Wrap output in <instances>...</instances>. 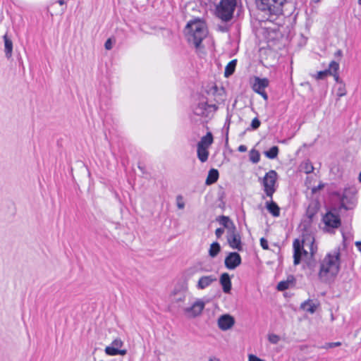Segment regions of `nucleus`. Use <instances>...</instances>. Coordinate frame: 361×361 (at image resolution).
I'll return each mask as SVG.
<instances>
[{
  "instance_id": "f3484780",
  "label": "nucleus",
  "mask_w": 361,
  "mask_h": 361,
  "mask_svg": "<svg viewBox=\"0 0 361 361\" xmlns=\"http://www.w3.org/2000/svg\"><path fill=\"white\" fill-rule=\"evenodd\" d=\"M320 208V203L318 200H313L310 201L307 209L306 216L309 219L310 222H312L314 216L317 214Z\"/></svg>"
},
{
  "instance_id": "58836bf2",
  "label": "nucleus",
  "mask_w": 361,
  "mask_h": 361,
  "mask_svg": "<svg viewBox=\"0 0 361 361\" xmlns=\"http://www.w3.org/2000/svg\"><path fill=\"white\" fill-rule=\"evenodd\" d=\"M331 75H333L334 78V80L335 81L337 82V83H339V84H343L342 80L340 78L338 74V71H335L334 72V71H332V73Z\"/></svg>"
},
{
  "instance_id": "f8f14e48",
  "label": "nucleus",
  "mask_w": 361,
  "mask_h": 361,
  "mask_svg": "<svg viewBox=\"0 0 361 361\" xmlns=\"http://www.w3.org/2000/svg\"><path fill=\"white\" fill-rule=\"evenodd\" d=\"M241 262L240 255L236 252H232L226 257L224 264L227 269L233 270L238 267Z\"/></svg>"
},
{
  "instance_id": "6e6d98bb",
  "label": "nucleus",
  "mask_w": 361,
  "mask_h": 361,
  "mask_svg": "<svg viewBox=\"0 0 361 361\" xmlns=\"http://www.w3.org/2000/svg\"><path fill=\"white\" fill-rule=\"evenodd\" d=\"M359 181L361 183V172L359 174Z\"/></svg>"
},
{
  "instance_id": "f03ea898",
  "label": "nucleus",
  "mask_w": 361,
  "mask_h": 361,
  "mask_svg": "<svg viewBox=\"0 0 361 361\" xmlns=\"http://www.w3.org/2000/svg\"><path fill=\"white\" fill-rule=\"evenodd\" d=\"M290 4L295 7V0H258L257 2L258 9L264 13L262 20L271 22L276 19V16L282 13L283 7Z\"/></svg>"
},
{
  "instance_id": "f257e3e1",
  "label": "nucleus",
  "mask_w": 361,
  "mask_h": 361,
  "mask_svg": "<svg viewBox=\"0 0 361 361\" xmlns=\"http://www.w3.org/2000/svg\"><path fill=\"white\" fill-rule=\"evenodd\" d=\"M341 267V249L336 247L328 252L320 261L318 277L324 282L333 280L338 274Z\"/></svg>"
},
{
  "instance_id": "2f4dec72",
  "label": "nucleus",
  "mask_w": 361,
  "mask_h": 361,
  "mask_svg": "<svg viewBox=\"0 0 361 361\" xmlns=\"http://www.w3.org/2000/svg\"><path fill=\"white\" fill-rule=\"evenodd\" d=\"M290 283V281H281L277 285V289L280 291H283L289 288Z\"/></svg>"
},
{
  "instance_id": "6ab92c4d",
  "label": "nucleus",
  "mask_w": 361,
  "mask_h": 361,
  "mask_svg": "<svg viewBox=\"0 0 361 361\" xmlns=\"http://www.w3.org/2000/svg\"><path fill=\"white\" fill-rule=\"evenodd\" d=\"M216 221L219 222V224L223 226L224 228H226L227 231H231V229H235V225L233 222V221L227 216L221 215L219 216Z\"/></svg>"
},
{
  "instance_id": "1a4fd4ad",
  "label": "nucleus",
  "mask_w": 361,
  "mask_h": 361,
  "mask_svg": "<svg viewBox=\"0 0 361 361\" xmlns=\"http://www.w3.org/2000/svg\"><path fill=\"white\" fill-rule=\"evenodd\" d=\"M226 238L227 242L231 248L236 249L238 251L243 250L241 237L237 232L236 228L235 230L231 229V231H227Z\"/></svg>"
},
{
  "instance_id": "7c9ffc66",
  "label": "nucleus",
  "mask_w": 361,
  "mask_h": 361,
  "mask_svg": "<svg viewBox=\"0 0 361 361\" xmlns=\"http://www.w3.org/2000/svg\"><path fill=\"white\" fill-rule=\"evenodd\" d=\"M259 159H260V154L258 152V151H257L255 149H252L250 152V160L253 164H257L259 161Z\"/></svg>"
},
{
  "instance_id": "dca6fc26",
  "label": "nucleus",
  "mask_w": 361,
  "mask_h": 361,
  "mask_svg": "<svg viewBox=\"0 0 361 361\" xmlns=\"http://www.w3.org/2000/svg\"><path fill=\"white\" fill-rule=\"evenodd\" d=\"M269 81L267 78L255 77L252 84V90L258 94L261 92L265 91V88L269 86Z\"/></svg>"
},
{
  "instance_id": "9d476101",
  "label": "nucleus",
  "mask_w": 361,
  "mask_h": 361,
  "mask_svg": "<svg viewBox=\"0 0 361 361\" xmlns=\"http://www.w3.org/2000/svg\"><path fill=\"white\" fill-rule=\"evenodd\" d=\"M123 345V342L120 338L114 339L111 345L106 346L104 351L106 355L114 356L117 355H125L127 350L119 349Z\"/></svg>"
},
{
  "instance_id": "c85d7f7f",
  "label": "nucleus",
  "mask_w": 361,
  "mask_h": 361,
  "mask_svg": "<svg viewBox=\"0 0 361 361\" xmlns=\"http://www.w3.org/2000/svg\"><path fill=\"white\" fill-rule=\"evenodd\" d=\"M279 154V147L277 146L271 147L268 151L264 152L265 156L271 159H274L277 157Z\"/></svg>"
},
{
  "instance_id": "aec40b11",
  "label": "nucleus",
  "mask_w": 361,
  "mask_h": 361,
  "mask_svg": "<svg viewBox=\"0 0 361 361\" xmlns=\"http://www.w3.org/2000/svg\"><path fill=\"white\" fill-rule=\"evenodd\" d=\"M220 283L225 293H229L231 292L232 285L230 276L228 273H224L221 275Z\"/></svg>"
},
{
  "instance_id": "de8ad7c7",
  "label": "nucleus",
  "mask_w": 361,
  "mask_h": 361,
  "mask_svg": "<svg viewBox=\"0 0 361 361\" xmlns=\"http://www.w3.org/2000/svg\"><path fill=\"white\" fill-rule=\"evenodd\" d=\"M219 200L221 201V203L219 204V207L221 209H224L225 207V202L223 201V196L221 195L219 197Z\"/></svg>"
},
{
  "instance_id": "ddd939ff",
  "label": "nucleus",
  "mask_w": 361,
  "mask_h": 361,
  "mask_svg": "<svg viewBox=\"0 0 361 361\" xmlns=\"http://www.w3.org/2000/svg\"><path fill=\"white\" fill-rule=\"evenodd\" d=\"M235 324L233 317L230 314H223L218 319V326L222 331L230 329Z\"/></svg>"
},
{
  "instance_id": "79ce46f5",
  "label": "nucleus",
  "mask_w": 361,
  "mask_h": 361,
  "mask_svg": "<svg viewBox=\"0 0 361 361\" xmlns=\"http://www.w3.org/2000/svg\"><path fill=\"white\" fill-rule=\"evenodd\" d=\"M104 47L107 50H111L112 49V41L111 39L109 38L104 44Z\"/></svg>"
},
{
  "instance_id": "ea45409f",
  "label": "nucleus",
  "mask_w": 361,
  "mask_h": 361,
  "mask_svg": "<svg viewBox=\"0 0 361 361\" xmlns=\"http://www.w3.org/2000/svg\"><path fill=\"white\" fill-rule=\"evenodd\" d=\"M260 245L264 250L269 249L268 241L264 238L260 239Z\"/></svg>"
},
{
  "instance_id": "bb28decb",
  "label": "nucleus",
  "mask_w": 361,
  "mask_h": 361,
  "mask_svg": "<svg viewBox=\"0 0 361 361\" xmlns=\"http://www.w3.org/2000/svg\"><path fill=\"white\" fill-rule=\"evenodd\" d=\"M237 64V60L233 59L231 61L225 68L224 76L228 78L231 76L235 71V66Z\"/></svg>"
},
{
  "instance_id": "cd10ccee",
  "label": "nucleus",
  "mask_w": 361,
  "mask_h": 361,
  "mask_svg": "<svg viewBox=\"0 0 361 361\" xmlns=\"http://www.w3.org/2000/svg\"><path fill=\"white\" fill-rule=\"evenodd\" d=\"M221 250V246L219 243L214 242L211 244L209 250V255L212 257H215Z\"/></svg>"
},
{
  "instance_id": "8fccbe9b",
  "label": "nucleus",
  "mask_w": 361,
  "mask_h": 361,
  "mask_svg": "<svg viewBox=\"0 0 361 361\" xmlns=\"http://www.w3.org/2000/svg\"><path fill=\"white\" fill-rule=\"evenodd\" d=\"M177 207H178V209H183L185 207V204L183 202H178Z\"/></svg>"
},
{
  "instance_id": "2eb2a0df",
  "label": "nucleus",
  "mask_w": 361,
  "mask_h": 361,
  "mask_svg": "<svg viewBox=\"0 0 361 361\" xmlns=\"http://www.w3.org/2000/svg\"><path fill=\"white\" fill-rule=\"evenodd\" d=\"M338 69H339L338 63L336 62L335 61H332L330 62V63L329 65V68L326 69L324 71H319L315 78L317 80H324L328 75H331L332 71H334V72H335V71H338Z\"/></svg>"
},
{
  "instance_id": "20e7f679",
  "label": "nucleus",
  "mask_w": 361,
  "mask_h": 361,
  "mask_svg": "<svg viewBox=\"0 0 361 361\" xmlns=\"http://www.w3.org/2000/svg\"><path fill=\"white\" fill-rule=\"evenodd\" d=\"M185 32L188 36V40L194 44L198 48L202 40L207 35L205 24L200 20L190 21L187 23Z\"/></svg>"
},
{
  "instance_id": "a18cd8bd",
  "label": "nucleus",
  "mask_w": 361,
  "mask_h": 361,
  "mask_svg": "<svg viewBox=\"0 0 361 361\" xmlns=\"http://www.w3.org/2000/svg\"><path fill=\"white\" fill-rule=\"evenodd\" d=\"M259 95H261L262 97V98L265 100V101H267L268 100V94L266 92V91H263V92H261L259 93H258Z\"/></svg>"
},
{
  "instance_id": "5701e85b",
  "label": "nucleus",
  "mask_w": 361,
  "mask_h": 361,
  "mask_svg": "<svg viewBox=\"0 0 361 361\" xmlns=\"http://www.w3.org/2000/svg\"><path fill=\"white\" fill-rule=\"evenodd\" d=\"M219 177V173L217 169H211L209 172L208 175L205 181V184L207 185H210L214 183H215Z\"/></svg>"
},
{
  "instance_id": "a19ab883",
  "label": "nucleus",
  "mask_w": 361,
  "mask_h": 361,
  "mask_svg": "<svg viewBox=\"0 0 361 361\" xmlns=\"http://www.w3.org/2000/svg\"><path fill=\"white\" fill-rule=\"evenodd\" d=\"M224 228H218L215 231V235L217 238H220L222 236V235L224 234Z\"/></svg>"
},
{
  "instance_id": "603ef678",
  "label": "nucleus",
  "mask_w": 361,
  "mask_h": 361,
  "mask_svg": "<svg viewBox=\"0 0 361 361\" xmlns=\"http://www.w3.org/2000/svg\"><path fill=\"white\" fill-rule=\"evenodd\" d=\"M138 168H139V169H140L142 173H144V172H145V167H144V166H141V165H140V164H139V165H138Z\"/></svg>"
},
{
  "instance_id": "423d86ee",
  "label": "nucleus",
  "mask_w": 361,
  "mask_h": 361,
  "mask_svg": "<svg viewBox=\"0 0 361 361\" xmlns=\"http://www.w3.org/2000/svg\"><path fill=\"white\" fill-rule=\"evenodd\" d=\"M357 190L354 188H345L340 197L339 209L350 210L353 209L356 204Z\"/></svg>"
},
{
  "instance_id": "a878e982",
  "label": "nucleus",
  "mask_w": 361,
  "mask_h": 361,
  "mask_svg": "<svg viewBox=\"0 0 361 361\" xmlns=\"http://www.w3.org/2000/svg\"><path fill=\"white\" fill-rule=\"evenodd\" d=\"M301 308L313 314L316 311L317 305L311 300H307L301 304Z\"/></svg>"
},
{
  "instance_id": "39448f33",
  "label": "nucleus",
  "mask_w": 361,
  "mask_h": 361,
  "mask_svg": "<svg viewBox=\"0 0 361 361\" xmlns=\"http://www.w3.org/2000/svg\"><path fill=\"white\" fill-rule=\"evenodd\" d=\"M236 5V0H220L216 7V16L222 21L228 22L231 20L233 16Z\"/></svg>"
},
{
  "instance_id": "3c124183",
  "label": "nucleus",
  "mask_w": 361,
  "mask_h": 361,
  "mask_svg": "<svg viewBox=\"0 0 361 361\" xmlns=\"http://www.w3.org/2000/svg\"><path fill=\"white\" fill-rule=\"evenodd\" d=\"M342 54H343V53H342V51L341 49L337 50L336 51V53H335V56H340L341 57L342 56Z\"/></svg>"
},
{
  "instance_id": "5fc2aeb1",
  "label": "nucleus",
  "mask_w": 361,
  "mask_h": 361,
  "mask_svg": "<svg viewBox=\"0 0 361 361\" xmlns=\"http://www.w3.org/2000/svg\"><path fill=\"white\" fill-rule=\"evenodd\" d=\"M209 361H219V360H218V359H216V358H214V359H213V358H210V359L209 360Z\"/></svg>"
},
{
  "instance_id": "0eeeda50",
  "label": "nucleus",
  "mask_w": 361,
  "mask_h": 361,
  "mask_svg": "<svg viewBox=\"0 0 361 361\" xmlns=\"http://www.w3.org/2000/svg\"><path fill=\"white\" fill-rule=\"evenodd\" d=\"M278 174L274 170H270L266 173L263 180L262 185L264 186V191L267 197L272 199L274 193L276 192L275 187Z\"/></svg>"
},
{
  "instance_id": "a211bd4d",
  "label": "nucleus",
  "mask_w": 361,
  "mask_h": 361,
  "mask_svg": "<svg viewBox=\"0 0 361 361\" xmlns=\"http://www.w3.org/2000/svg\"><path fill=\"white\" fill-rule=\"evenodd\" d=\"M217 279L214 275L203 276L200 278L197 288L199 290H203L209 286L213 282L216 281Z\"/></svg>"
},
{
  "instance_id": "37998d69",
  "label": "nucleus",
  "mask_w": 361,
  "mask_h": 361,
  "mask_svg": "<svg viewBox=\"0 0 361 361\" xmlns=\"http://www.w3.org/2000/svg\"><path fill=\"white\" fill-rule=\"evenodd\" d=\"M249 361H263V360H261L260 358H259L258 357H257L256 355H249Z\"/></svg>"
},
{
  "instance_id": "864d4df0",
  "label": "nucleus",
  "mask_w": 361,
  "mask_h": 361,
  "mask_svg": "<svg viewBox=\"0 0 361 361\" xmlns=\"http://www.w3.org/2000/svg\"><path fill=\"white\" fill-rule=\"evenodd\" d=\"M58 4H59L60 5H63L65 4V1L64 0H59L57 1Z\"/></svg>"
},
{
  "instance_id": "6e6552de",
  "label": "nucleus",
  "mask_w": 361,
  "mask_h": 361,
  "mask_svg": "<svg viewBox=\"0 0 361 361\" xmlns=\"http://www.w3.org/2000/svg\"><path fill=\"white\" fill-rule=\"evenodd\" d=\"M336 209H332L331 211L327 212L322 218V221L326 226L331 228H338L341 225V220L338 214L334 213Z\"/></svg>"
},
{
  "instance_id": "4c0bfd02",
  "label": "nucleus",
  "mask_w": 361,
  "mask_h": 361,
  "mask_svg": "<svg viewBox=\"0 0 361 361\" xmlns=\"http://www.w3.org/2000/svg\"><path fill=\"white\" fill-rule=\"evenodd\" d=\"M305 172L306 173H310L314 171V166L310 162H306L304 166Z\"/></svg>"
},
{
  "instance_id": "e433bc0d",
  "label": "nucleus",
  "mask_w": 361,
  "mask_h": 361,
  "mask_svg": "<svg viewBox=\"0 0 361 361\" xmlns=\"http://www.w3.org/2000/svg\"><path fill=\"white\" fill-rule=\"evenodd\" d=\"M269 341L273 344H276L280 341V337L276 334L269 335Z\"/></svg>"
},
{
  "instance_id": "c03bdc74",
  "label": "nucleus",
  "mask_w": 361,
  "mask_h": 361,
  "mask_svg": "<svg viewBox=\"0 0 361 361\" xmlns=\"http://www.w3.org/2000/svg\"><path fill=\"white\" fill-rule=\"evenodd\" d=\"M324 188V185L323 184H319L318 186L317 187H314L312 189V193H315L317 192L319 190H321L322 188Z\"/></svg>"
},
{
  "instance_id": "72a5a7b5",
  "label": "nucleus",
  "mask_w": 361,
  "mask_h": 361,
  "mask_svg": "<svg viewBox=\"0 0 361 361\" xmlns=\"http://www.w3.org/2000/svg\"><path fill=\"white\" fill-rule=\"evenodd\" d=\"M346 90L344 84H341L337 90V96L338 97H343L346 94Z\"/></svg>"
},
{
  "instance_id": "c756f323",
  "label": "nucleus",
  "mask_w": 361,
  "mask_h": 361,
  "mask_svg": "<svg viewBox=\"0 0 361 361\" xmlns=\"http://www.w3.org/2000/svg\"><path fill=\"white\" fill-rule=\"evenodd\" d=\"M307 268L310 271V274L317 271V262L313 256L311 255V257L306 262Z\"/></svg>"
},
{
  "instance_id": "09e8293b",
  "label": "nucleus",
  "mask_w": 361,
  "mask_h": 361,
  "mask_svg": "<svg viewBox=\"0 0 361 361\" xmlns=\"http://www.w3.org/2000/svg\"><path fill=\"white\" fill-rule=\"evenodd\" d=\"M355 246L360 252H361V241H356L355 243Z\"/></svg>"
},
{
  "instance_id": "4468645a",
  "label": "nucleus",
  "mask_w": 361,
  "mask_h": 361,
  "mask_svg": "<svg viewBox=\"0 0 361 361\" xmlns=\"http://www.w3.org/2000/svg\"><path fill=\"white\" fill-rule=\"evenodd\" d=\"M214 107L215 105H209L207 102H199L193 109V113L197 116L207 117L209 116V109Z\"/></svg>"
},
{
  "instance_id": "9b49d317",
  "label": "nucleus",
  "mask_w": 361,
  "mask_h": 361,
  "mask_svg": "<svg viewBox=\"0 0 361 361\" xmlns=\"http://www.w3.org/2000/svg\"><path fill=\"white\" fill-rule=\"evenodd\" d=\"M204 302L201 300L195 301L190 307L184 308V312L188 317H196L201 314L204 308Z\"/></svg>"
},
{
  "instance_id": "4d7b16f0",
  "label": "nucleus",
  "mask_w": 361,
  "mask_h": 361,
  "mask_svg": "<svg viewBox=\"0 0 361 361\" xmlns=\"http://www.w3.org/2000/svg\"><path fill=\"white\" fill-rule=\"evenodd\" d=\"M177 199H178H178H182V197H181L180 195H178V196L177 197Z\"/></svg>"
},
{
  "instance_id": "473e14b6",
  "label": "nucleus",
  "mask_w": 361,
  "mask_h": 361,
  "mask_svg": "<svg viewBox=\"0 0 361 361\" xmlns=\"http://www.w3.org/2000/svg\"><path fill=\"white\" fill-rule=\"evenodd\" d=\"M341 345V342L326 343L321 348L328 349Z\"/></svg>"
},
{
  "instance_id": "412c9836",
  "label": "nucleus",
  "mask_w": 361,
  "mask_h": 361,
  "mask_svg": "<svg viewBox=\"0 0 361 361\" xmlns=\"http://www.w3.org/2000/svg\"><path fill=\"white\" fill-rule=\"evenodd\" d=\"M3 39L4 42L5 56L7 59H10L13 54V42L11 39L8 36L7 33L3 36Z\"/></svg>"
},
{
  "instance_id": "f704fd0d",
  "label": "nucleus",
  "mask_w": 361,
  "mask_h": 361,
  "mask_svg": "<svg viewBox=\"0 0 361 361\" xmlns=\"http://www.w3.org/2000/svg\"><path fill=\"white\" fill-rule=\"evenodd\" d=\"M260 121L258 119V118L255 117V118L252 119L250 126L252 130H257L260 126Z\"/></svg>"
},
{
  "instance_id": "393cba45",
  "label": "nucleus",
  "mask_w": 361,
  "mask_h": 361,
  "mask_svg": "<svg viewBox=\"0 0 361 361\" xmlns=\"http://www.w3.org/2000/svg\"><path fill=\"white\" fill-rule=\"evenodd\" d=\"M197 148L198 159L201 162H205L208 159L209 157V152L207 148L202 147L201 145H197Z\"/></svg>"
},
{
  "instance_id": "4be33fe9",
  "label": "nucleus",
  "mask_w": 361,
  "mask_h": 361,
  "mask_svg": "<svg viewBox=\"0 0 361 361\" xmlns=\"http://www.w3.org/2000/svg\"><path fill=\"white\" fill-rule=\"evenodd\" d=\"M266 208L274 217L280 216V207L272 199L266 202Z\"/></svg>"
},
{
  "instance_id": "49530a36",
  "label": "nucleus",
  "mask_w": 361,
  "mask_h": 361,
  "mask_svg": "<svg viewBox=\"0 0 361 361\" xmlns=\"http://www.w3.org/2000/svg\"><path fill=\"white\" fill-rule=\"evenodd\" d=\"M238 150L240 152H245L247 151V147L244 145H241L238 147Z\"/></svg>"
},
{
  "instance_id": "13d9d810",
  "label": "nucleus",
  "mask_w": 361,
  "mask_h": 361,
  "mask_svg": "<svg viewBox=\"0 0 361 361\" xmlns=\"http://www.w3.org/2000/svg\"><path fill=\"white\" fill-rule=\"evenodd\" d=\"M358 4L361 5V0H358Z\"/></svg>"
},
{
  "instance_id": "b1692460",
  "label": "nucleus",
  "mask_w": 361,
  "mask_h": 361,
  "mask_svg": "<svg viewBox=\"0 0 361 361\" xmlns=\"http://www.w3.org/2000/svg\"><path fill=\"white\" fill-rule=\"evenodd\" d=\"M213 135L211 132H208L206 135L203 136L197 145L208 148L213 143Z\"/></svg>"
},
{
  "instance_id": "7ed1b4c3",
  "label": "nucleus",
  "mask_w": 361,
  "mask_h": 361,
  "mask_svg": "<svg viewBox=\"0 0 361 361\" xmlns=\"http://www.w3.org/2000/svg\"><path fill=\"white\" fill-rule=\"evenodd\" d=\"M308 247L310 255L314 256L317 252V247L314 245V238L310 235H303L302 239H295L293 243V264L298 265L301 262L302 257H307L308 252L305 249Z\"/></svg>"
},
{
  "instance_id": "c9c22d12",
  "label": "nucleus",
  "mask_w": 361,
  "mask_h": 361,
  "mask_svg": "<svg viewBox=\"0 0 361 361\" xmlns=\"http://www.w3.org/2000/svg\"><path fill=\"white\" fill-rule=\"evenodd\" d=\"M230 123H231V118L229 116H227L224 126V128L226 129V142H228V130H229Z\"/></svg>"
}]
</instances>
